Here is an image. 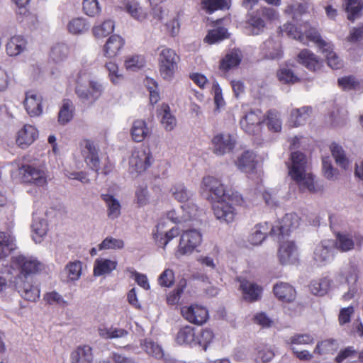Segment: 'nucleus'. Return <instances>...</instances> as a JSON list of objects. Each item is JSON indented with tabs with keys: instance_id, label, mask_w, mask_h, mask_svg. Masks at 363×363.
<instances>
[{
	"instance_id": "c756f323",
	"label": "nucleus",
	"mask_w": 363,
	"mask_h": 363,
	"mask_svg": "<svg viewBox=\"0 0 363 363\" xmlns=\"http://www.w3.org/2000/svg\"><path fill=\"white\" fill-rule=\"evenodd\" d=\"M74 111L73 102L68 99H63L58 112V123L63 125L69 123L73 118Z\"/></svg>"
},
{
	"instance_id": "09e8293b",
	"label": "nucleus",
	"mask_w": 363,
	"mask_h": 363,
	"mask_svg": "<svg viewBox=\"0 0 363 363\" xmlns=\"http://www.w3.org/2000/svg\"><path fill=\"white\" fill-rule=\"evenodd\" d=\"M265 49L264 55L267 59L277 60L282 56L279 43L275 42L272 39H269L264 43L263 50Z\"/></svg>"
},
{
	"instance_id": "bf43d9fd",
	"label": "nucleus",
	"mask_w": 363,
	"mask_h": 363,
	"mask_svg": "<svg viewBox=\"0 0 363 363\" xmlns=\"http://www.w3.org/2000/svg\"><path fill=\"white\" fill-rule=\"evenodd\" d=\"M228 38V30L224 27H218L208 31L204 40L208 44L218 43Z\"/></svg>"
},
{
	"instance_id": "4d7b16f0",
	"label": "nucleus",
	"mask_w": 363,
	"mask_h": 363,
	"mask_svg": "<svg viewBox=\"0 0 363 363\" xmlns=\"http://www.w3.org/2000/svg\"><path fill=\"white\" fill-rule=\"evenodd\" d=\"M82 263L76 260L69 262L65 267L67 278L69 281L78 280L82 275Z\"/></svg>"
},
{
	"instance_id": "338daca9",
	"label": "nucleus",
	"mask_w": 363,
	"mask_h": 363,
	"mask_svg": "<svg viewBox=\"0 0 363 363\" xmlns=\"http://www.w3.org/2000/svg\"><path fill=\"white\" fill-rule=\"evenodd\" d=\"M363 8L362 0H347L346 10L348 13V19L354 21Z\"/></svg>"
},
{
	"instance_id": "58836bf2",
	"label": "nucleus",
	"mask_w": 363,
	"mask_h": 363,
	"mask_svg": "<svg viewBox=\"0 0 363 363\" xmlns=\"http://www.w3.org/2000/svg\"><path fill=\"white\" fill-rule=\"evenodd\" d=\"M312 108L311 106H303L300 108H294L290 115V122L294 126L303 125L311 116Z\"/></svg>"
},
{
	"instance_id": "79ce46f5",
	"label": "nucleus",
	"mask_w": 363,
	"mask_h": 363,
	"mask_svg": "<svg viewBox=\"0 0 363 363\" xmlns=\"http://www.w3.org/2000/svg\"><path fill=\"white\" fill-rule=\"evenodd\" d=\"M196 337L194 328L191 326H185L177 333L176 341L179 345H196Z\"/></svg>"
},
{
	"instance_id": "6ab92c4d",
	"label": "nucleus",
	"mask_w": 363,
	"mask_h": 363,
	"mask_svg": "<svg viewBox=\"0 0 363 363\" xmlns=\"http://www.w3.org/2000/svg\"><path fill=\"white\" fill-rule=\"evenodd\" d=\"M278 257L282 264H293L298 259V249L293 241H286L281 243Z\"/></svg>"
},
{
	"instance_id": "bb28decb",
	"label": "nucleus",
	"mask_w": 363,
	"mask_h": 363,
	"mask_svg": "<svg viewBox=\"0 0 363 363\" xmlns=\"http://www.w3.org/2000/svg\"><path fill=\"white\" fill-rule=\"evenodd\" d=\"M273 291L275 296L284 302L293 301L296 296L294 286L286 282H279L274 284Z\"/></svg>"
},
{
	"instance_id": "412c9836",
	"label": "nucleus",
	"mask_w": 363,
	"mask_h": 363,
	"mask_svg": "<svg viewBox=\"0 0 363 363\" xmlns=\"http://www.w3.org/2000/svg\"><path fill=\"white\" fill-rule=\"evenodd\" d=\"M28 41L21 35H15L9 38L5 45L6 54L10 57H17L27 50Z\"/></svg>"
},
{
	"instance_id": "c03bdc74",
	"label": "nucleus",
	"mask_w": 363,
	"mask_h": 363,
	"mask_svg": "<svg viewBox=\"0 0 363 363\" xmlns=\"http://www.w3.org/2000/svg\"><path fill=\"white\" fill-rule=\"evenodd\" d=\"M15 248L14 238L9 233L0 232V259L8 256Z\"/></svg>"
},
{
	"instance_id": "473e14b6",
	"label": "nucleus",
	"mask_w": 363,
	"mask_h": 363,
	"mask_svg": "<svg viewBox=\"0 0 363 363\" xmlns=\"http://www.w3.org/2000/svg\"><path fill=\"white\" fill-rule=\"evenodd\" d=\"M101 199L107 207V215L111 219H116L121 215V205L120 201L113 195L101 194Z\"/></svg>"
},
{
	"instance_id": "1a4fd4ad",
	"label": "nucleus",
	"mask_w": 363,
	"mask_h": 363,
	"mask_svg": "<svg viewBox=\"0 0 363 363\" xmlns=\"http://www.w3.org/2000/svg\"><path fill=\"white\" fill-rule=\"evenodd\" d=\"M152 155L149 148H138L132 152L129 160L131 172L142 173L151 164Z\"/></svg>"
},
{
	"instance_id": "3c124183",
	"label": "nucleus",
	"mask_w": 363,
	"mask_h": 363,
	"mask_svg": "<svg viewBox=\"0 0 363 363\" xmlns=\"http://www.w3.org/2000/svg\"><path fill=\"white\" fill-rule=\"evenodd\" d=\"M314 342V338L310 334L304 333L299 334L296 333L291 336L287 337L285 339V343L290 346V347H294V345H311Z\"/></svg>"
},
{
	"instance_id": "5701e85b",
	"label": "nucleus",
	"mask_w": 363,
	"mask_h": 363,
	"mask_svg": "<svg viewBox=\"0 0 363 363\" xmlns=\"http://www.w3.org/2000/svg\"><path fill=\"white\" fill-rule=\"evenodd\" d=\"M24 106L30 116H40L43 112L42 96L35 91L26 92Z\"/></svg>"
},
{
	"instance_id": "c9c22d12",
	"label": "nucleus",
	"mask_w": 363,
	"mask_h": 363,
	"mask_svg": "<svg viewBox=\"0 0 363 363\" xmlns=\"http://www.w3.org/2000/svg\"><path fill=\"white\" fill-rule=\"evenodd\" d=\"M242 55L239 49H234L229 51L222 59L220 68L223 70H229L237 67L241 62Z\"/></svg>"
},
{
	"instance_id": "e433bc0d",
	"label": "nucleus",
	"mask_w": 363,
	"mask_h": 363,
	"mask_svg": "<svg viewBox=\"0 0 363 363\" xmlns=\"http://www.w3.org/2000/svg\"><path fill=\"white\" fill-rule=\"evenodd\" d=\"M298 62L309 70L315 71L321 66V62L308 50H302L298 55Z\"/></svg>"
},
{
	"instance_id": "9d476101",
	"label": "nucleus",
	"mask_w": 363,
	"mask_h": 363,
	"mask_svg": "<svg viewBox=\"0 0 363 363\" xmlns=\"http://www.w3.org/2000/svg\"><path fill=\"white\" fill-rule=\"evenodd\" d=\"M335 242L332 240H324L318 244L313 252V262L317 266H325L334 257Z\"/></svg>"
},
{
	"instance_id": "37998d69",
	"label": "nucleus",
	"mask_w": 363,
	"mask_h": 363,
	"mask_svg": "<svg viewBox=\"0 0 363 363\" xmlns=\"http://www.w3.org/2000/svg\"><path fill=\"white\" fill-rule=\"evenodd\" d=\"M99 335L105 339H118L125 337L128 335V331L114 326L100 327L98 330Z\"/></svg>"
},
{
	"instance_id": "4c0bfd02",
	"label": "nucleus",
	"mask_w": 363,
	"mask_h": 363,
	"mask_svg": "<svg viewBox=\"0 0 363 363\" xmlns=\"http://www.w3.org/2000/svg\"><path fill=\"white\" fill-rule=\"evenodd\" d=\"M272 226L268 223L257 225L252 230L249 240L252 245L261 244L266 238V235L271 230Z\"/></svg>"
},
{
	"instance_id": "f03ea898",
	"label": "nucleus",
	"mask_w": 363,
	"mask_h": 363,
	"mask_svg": "<svg viewBox=\"0 0 363 363\" xmlns=\"http://www.w3.org/2000/svg\"><path fill=\"white\" fill-rule=\"evenodd\" d=\"M201 188L207 194V199L213 201H223L230 198L233 203L242 205L244 200L240 194L232 189H226L221 182L212 176L204 177Z\"/></svg>"
},
{
	"instance_id": "864d4df0",
	"label": "nucleus",
	"mask_w": 363,
	"mask_h": 363,
	"mask_svg": "<svg viewBox=\"0 0 363 363\" xmlns=\"http://www.w3.org/2000/svg\"><path fill=\"white\" fill-rule=\"evenodd\" d=\"M330 147L332 155L335 158L337 164L345 169L348 168L350 165V161L346 157L345 152L342 147L336 143H333Z\"/></svg>"
},
{
	"instance_id": "c85d7f7f",
	"label": "nucleus",
	"mask_w": 363,
	"mask_h": 363,
	"mask_svg": "<svg viewBox=\"0 0 363 363\" xmlns=\"http://www.w3.org/2000/svg\"><path fill=\"white\" fill-rule=\"evenodd\" d=\"M31 228L33 240L35 243H40L48 230L47 220L43 218L34 216Z\"/></svg>"
},
{
	"instance_id": "ddd939ff",
	"label": "nucleus",
	"mask_w": 363,
	"mask_h": 363,
	"mask_svg": "<svg viewBox=\"0 0 363 363\" xmlns=\"http://www.w3.org/2000/svg\"><path fill=\"white\" fill-rule=\"evenodd\" d=\"M299 223L300 218L296 213H286L277 225L272 227L270 234L272 235H279L281 237L289 235L291 231L298 227Z\"/></svg>"
},
{
	"instance_id": "2eb2a0df",
	"label": "nucleus",
	"mask_w": 363,
	"mask_h": 363,
	"mask_svg": "<svg viewBox=\"0 0 363 363\" xmlns=\"http://www.w3.org/2000/svg\"><path fill=\"white\" fill-rule=\"evenodd\" d=\"M181 313L184 318L196 325H202L208 318L206 308L197 304L182 307Z\"/></svg>"
},
{
	"instance_id": "680f3d73",
	"label": "nucleus",
	"mask_w": 363,
	"mask_h": 363,
	"mask_svg": "<svg viewBox=\"0 0 363 363\" xmlns=\"http://www.w3.org/2000/svg\"><path fill=\"white\" fill-rule=\"evenodd\" d=\"M171 192L174 198L179 202H186L192 196V194L183 184H176L172 186Z\"/></svg>"
},
{
	"instance_id": "de8ad7c7",
	"label": "nucleus",
	"mask_w": 363,
	"mask_h": 363,
	"mask_svg": "<svg viewBox=\"0 0 363 363\" xmlns=\"http://www.w3.org/2000/svg\"><path fill=\"white\" fill-rule=\"evenodd\" d=\"M332 281L328 277H323L313 281L310 285V289L313 294L323 296L326 294L331 286Z\"/></svg>"
},
{
	"instance_id": "72a5a7b5",
	"label": "nucleus",
	"mask_w": 363,
	"mask_h": 363,
	"mask_svg": "<svg viewBox=\"0 0 363 363\" xmlns=\"http://www.w3.org/2000/svg\"><path fill=\"white\" fill-rule=\"evenodd\" d=\"M72 363H91L92 349L88 345L78 347L71 353Z\"/></svg>"
},
{
	"instance_id": "f704fd0d",
	"label": "nucleus",
	"mask_w": 363,
	"mask_h": 363,
	"mask_svg": "<svg viewBox=\"0 0 363 363\" xmlns=\"http://www.w3.org/2000/svg\"><path fill=\"white\" fill-rule=\"evenodd\" d=\"M255 155L252 152L246 151L238 159L235 164L237 167L242 172L250 173L255 168Z\"/></svg>"
},
{
	"instance_id": "dca6fc26",
	"label": "nucleus",
	"mask_w": 363,
	"mask_h": 363,
	"mask_svg": "<svg viewBox=\"0 0 363 363\" xmlns=\"http://www.w3.org/2000/svg\"><path fill=\"white\" fill-rule=\"evenodd\" d=\"M197 216L198 208L194 203L182 206L179 212L171 210L167 213V218L174 223H186Z\"/></svg>"
},
{
	"instance_id": "8fccbe9b",
	"label": "nucleus",
	"mask_w": 363,
	"mask_h": 363,
	"mask_svg": "<svg viewBox=\"0 0 363 363\" xmlns=\"http://www.w3.org/2000/svg\"><path fill=\"white\" fill-rule=\"evenodd\" d=\"M104 67L108 72V78L113 84L118 85L123 82L124 76L116 63L110 61Z\"/></svg>"
},
{
	"instance_id": "2f4dec72",
	"label": "nucleus",
	"mask_w": 363,
	"mask_h": 363,
	"mask_svg": "<svg viewBox=\"0 0 363 363\" xmlns=\"http://www.w3.org/2000/svg\"><path fill=\"white\" fill-rule=\"evenodd\" d=\"M140 346L146 354L157 359H162L164 357L162 346L151 339L146 338L140 340Z\"/></svg>"
},
{
	"instance_id": "13d9d810",
	"label": "nucleus",
	"mask_w": 363,
	"mask_h": 363,
	"mask_svg": "<svg viewBox=\"0 0 363 363\" xmlns=\"http://www.w3.org/2000/svg\"><path fill=\"white\" fill-rule=\"evenodd\" d=\"M335 247L341 252H347L354 248V241L347 234H337L336 240L334 241Z\"/></svg>"
},
{
	"instance_id": "393cba45",
	"label": "nucleus",
	"mask_w": 363,
	"mask_h": 363,
	"mask_svg": "<svg viewBox=\"0 0 363 363\" xmlns=\"http://www.w3.org/2000/svg\"><path fill=\"white\" fill-rule=\"evenodd\" d=\"M164 228V223H160L157 225L156 232L153 233L154 238L158 245L162 248H165L168 242L173 238L177 237L180 233V230L178 227H172L170 230L166 232L163 230Z\"/></svg>"
},
{
	"instance_id": "5fc2aeb1",
	"label": "nucleus",
	"mask_w": 363,
	"mask_h": 363,
	"mask_svg": "<svg viewBox=\"0 0 363 363\" xmlns=\"http://www.w3.org/2000/svg\"><path fill=\"white\" fill-rule=\"evenodd\" d=\"M68 55V46L64 43H57L52 48L50 57L55 62H60L67 59Z\"/></svg>"
},
{
	"instance_id": "7c9ffc66",
	"label": "nucleus",
	"mask_w": 363,
	"mask_h": 363,
	"mask_svg": "<svg viewBox=\"0 0 363 363\" xmlns=\"http://www.w3.org/2000/svg\"><path fill=\"white\" fill-rule=\"evenodd\" d=\"M117 265L118 262L116 260L105 258L96 259L94 264V275L96 277H100L110 274L116 269Z\"/></svg>"
},
{
	"instance_id": "20e7f679",
	"label": "nucleus",
	"mask_w": 363,
	"mask_h": 363,
	"mask_svg": "<svg viewBox=\"0 0 363 363\" xmlns=\"http://www.w3.org/2000/svg\"><path fill=\"white\" fill-rule=\"evenodd\" d=\"M87 73L80 70L77 75L75 93L79 99L84 103L94 104L101 96L104 91L103 84L96 80L89 82V88L83 86V82L86 79Z\"/></svg>"
},
{
	"instance_id": "aec40b11",
	"label": "nucleus",
	"mask_w": 363,
	"mask_h": 363,
	"mask_svg": "<svg viewBox=\"0 0 363 363\" xmlns=\"http://www.w3.org/2000/svg\"><path fill=\"white\" fill-rule=\"evenodd\" d=\"M240 289L243 298L249 302H255L261 299L263 289L256 283L246 279L240 280Z\"/></svg>"
},
{
	"instance_id": "a211bd4d",
	"label": "nucleus",
	"mask_w": 363,
	"mask_h": 363,
	"mask_svg": "<svg viewBox=\"0 0 363 363\" xmlns=\"http://www.w3.org/2000/svg\"><path fill=\"white\" fill-rule=\"evenodd\" d=\"M13 283L21 296L29 301H36L40 297V289L25 279L15 278Z\"/></svg>"
},
{
	"instance_id": "9b49d317",
	"label": "nucleus",
	"mask_w": 363,
	"mask_h": 363,
	"mask_svg": "<svg viewBox=\"0 0 363 363\" xmlns=\"http://www.w3.org/2000/svg\"><path fill=\"white\" fill-rule=\"evenodd\" d=\"M233 205L238 206L233 203L230 198H225L223 201H215L213 205V210L216 218L221 222L232 223L236 215Z\"/></svg>"
},
{
	"instance_id": "e2e57ef3",
	"label": "nucleus",
	"mask_w": 363,
	"mask_h": 363,
	"mask_svg": "<svg viewBox=\"0 0 363 363\" xmlns=\"http://www.w3.org/2000/svg\"><path fill=\"white\" fill-rule=\"evenodd\" d=\"M99 250H121L124 247V242L121 239L111 236L106 237L99 245Z\"/></svg>"
},
{
	"instance_id": "cd10ccee",
	"label": "nucleus",
	"mask_w": 363,
	"mask_h": 363,
	"mask_svg": "<svg viewBox=\"0 0 363 363\" xmlns=\"http://www.w3.org/2000/svg\"><path fill=\"white\" fill-rule=\"evenodd\" d=\"M151 129L148 128L147 123L144 120L134 121L130 129L132 139L136 143L143 141L151 134Z\"/></svg>"
},
{
	"instance_id": "423d86ee",
	"label": "nucleus",
	"mask_w": 363,
	"mask_h": 363,
	"mask_svg": "<svg viewBox=\"0 0 363 363\" xmlns=\"http://www.w3.org/2000/svg\"><path fill=\"white\" fill-rule=\"evenodd\" d=\"M179 57L175 51L171 48H164L159 55V70L161 77L170 81L177 70V63Z\"/></svg>"
},
{
	"instance_id": "052dcab7",
	"label": "nucleus",
	"mask_w": 363,
	"mask_h": 363,
	"mask_svg": "<svg viewBox=\"0 0 363 363\" xmlns=\"http://www.w3.org/2000/svg\"><path fill=\"white\" fill-rule=\"evenodd\" d=\"M248 26L247 30L252 35H259L261 33L264 27L265 23L264 20L257 15H254L248 20Z\"/></svg>"
},
{
	"instance_id": "39448f33",
	"label": "nucleus",
	"mask_w": 363,
	"mask_h": 363,
	"mask_svg": "<svg viewBox=\"0 0 363 363\" xmlns=\"http://www.w3.org/2000/svg\"><path fill=\"white\" fill-rule=\"evenodd\" d=\"M11 267L18 272L15 278L27 279L39 271L41 263L33 256L18 255L12 257Z\"/></svg>"
},
{
	"instance_id": "0eeeda50",
	"label": "nucleus",
	"mask_w": 363,
	"mask_h": 363,
	"mask_svg": "<svg viewBox=\"0 0 363 363\" xmlns=\"http://www.w3.org/2000/svg\"><path fill=\"white\" fill-rule=\"evenodd\" d=\"M19 174L24 182L44 186L48 183V174L45 167L32 164L23 165L19 169Z\"/></svg>"
},
{
	"instance_id": "ea45409f",
	"label": "nucleus",
	"mask_w": 363,
	"mask_h": 363,
	"mask_svg": "<svg viewBox=\"0 0 363 363\" xmlns=\"http://www.w3.org/2000/svg\"><path fill=\"white\" fill-rule=\"evenodd\" d=\"M67 29L72 35H82L89 30V23L86 18L77 17L68 22Z\"/></svg>"
},
{
	"instance_id": "a18cd8bd",
	"label": "nucleus",
	"mask_w": 363,
	"mask_h": 363,
	"mask_svg": "<svg viewBox=\"0 0 363 363\" xmlns=\"http://www.w3.org/2000/svg\"><path fill=\"white\" fill-rule=\"evenodd\" d=\"M114 21L111 19H107L101 23L94 25L92 28V33L96 38H103L112 33L114 30Z\"/></svg>"
},
{
	"instance_id": "774afa93",
	"label": "nucleus",
	"mask_w": 363,
	"mask_h": 363,
	"mask_svg": "<svg viewBox=\"0 0 363 363\" xmlns=\"http://www.w3.org/2000/svg\"><path fill=\"white\" fill-rule=\"evenodd\" d=\"M82 6L84 13L90 17L99 15L101 11L98 0H83Z\"/></svg>"
},
{
	"instance_id": "f8f14e48",
	"label": "nucleus",
	"mask_w": 363,
	"mask_h": 363,
	"mask_svg": "<svg viewBox=\"0 0 363 363\" xmlns=\"http://www.w3.org/2000/svg\"><path fill=\"white\" fill-rule=\"evenodd\" d=\"M82 157L87 166L92 170L98 172L100 166L99 149L94 142L84 139L80 143Z\"/></svg>"
},
{
	"instance_id": "a19ab883",
	"label": "nucleus",
	"mask_w": 363,
	"mask_h": 363,
	"mask_svg": "<svg viewBox=\"0 0 363 363\" xmlns=\"http://www.w3.org/2000/svg\"><path fill=\"white\" fill-rule=\"evenodd\" d=\"M161 116V123L167 131H172L177 125L175 117L171 113L170 108L167 104H162L159 111Z\"/></svg>"
},
{
	"instance_id": "4468645a",
	"label": "nucleus",
	"mask_w": 363,
	"mask_h": 363,
	"mask_svg": "<svg viewBox=\"0 0 363 363\" xmlns=\"http://www.w3.org/2000/svg\"><path fill=\"white\" fill-rule=\"evenodd\" d=\"M264 114L259 109L252 110L240 120V125L248 134H255L259 131L263 123Z\"/></svg>"
},
{
	"instance_id": "69168bd1",
	"label": "nucleus",
	"mask_w": 363,
	"mask_h": 363,
	"mask_svg": "<svg viewBox=\"0 0 363 363\" xmlns=\"http://www.w3.org/2000/svg\"><path fill=\"white\" fill-rule=\"evenodd\" d=\"M267 124L268 128L274 132L281 130V121L279 113L276 111H269L267 115Z\"/></svg>"
},
{
	"instance_id": "f257e3e1",
	"label": "nucleus",
	"mask_w": 363,
	"mask_h": 363,
	"mask_svg": "<svg viewBox=\"0 0 363 363\" xmlns=\"http://www.w3.org/2000/svg\"><path fill=\"white\" fill-rule=\"evenodd\" d=\"M286 165L289 177L296 182L301 191L318 193L323 191V186L315 182L307 158L303 153L298 151L292 152Z\"/></svg>"
},
{
	"instance_id": "b1692460",
	"label": "nucleus",
	"mask_w": 363,
	"mask_h": 363,
	"mask_svg": "<svg viewBox=\"0 0 363 363\" xmlns=\"http://www.w3.org/2000/svg\"><path fill=\"white\" fill-rule=\"evenodd\" d=\"M121 9L133 19L142 22L147 17V11L140 6L137 0H123Z\"/></svg>"
},
{
	"instance_id": "4be33fe9",
	"label": "nucleus",
	"mask_w": 363,
	"mask_h": 363,
	"mask_svg": "<svg viewBox=\"0 0 363 363\" xmlns=\"http://www.w3.org/2000/svg\"><path fill=\"white\" fill-rule=\"evenodd\" d=\"M125 45L124 39L118 35H112L103 46V55L108 59L116 57Z\"/></svg>"
},
{
	"instance_id": "6e6552de",
	"label": "nucleus",
	"mask_w": 363,
	"mask_h": 363,
	"mask_svg": "<svg viewBox=\"0 0 363 363\" xmlns=\"http://www.w3.org/2000/svg\"><path fill=\"white\" fill-rule=\"evenodd\" d=\"M202 242V235L199 230H184L180 238L177 256L191 254Z\"/></svg>"
},
{
	"instance_id": "f3484780",
	"label": "nucleus",
	"mask_w": 363,
	"mask_h": 363,
	"mask_svg": "<svg viewBox=\"0 0 363 363\" xmlns=\"http://www.w3.org/2000/svg\"><path fill=\"white\" fill-rule=\"evenodd\" d=\"M213 152L221 156L231 152L235 145V139L230 134L218 133L211 140Z\"/></svg>"
},
{
	"instance_id": "49530a36",
	"label": "nucleus",
	"mask_w": 363,
	"mask_h": 363,
	"mask_svg": "<svg viewBox=\"0 0 363 363\" xmlns=\"http://www.w3.org/2000/svg\"><path fill=\"white\" fill-rule=\"evenodd\" d=\"M274 349L272 345L259 343L256 347V361L259 363L268 362L274 357Z\"/></svg>"
},
{
	"instance_id": "6e6d98bb",
	"label": "nucleus",
	"mask_w": 363,
	"mask_h": 363,
	"mask_svg": "<svg viewBox=\"0 0 363 363\" xmlns=\"http://www.w3.org/2000/svg\"><path fill=\"white\" fill-rule=\"evenodd\" d=\"M201 6L207 13H212L217 10L228 9L229 0H202Z\"/></svg>"
},
{
	"instance_id": "603ef678",
	"label": "nucleus",
	"mask_w": 363,
	"mask_h": 363,
	"mask_svg": "<svg viewBox=\"0 0 363 363\" xmlns=\"http://www.w3.org/2000/svg\"><path fill=\"white\" fill-rule=\"evenodd\" d=\"M329 46L322 48V52L325 54L328 65L333 69H337L342 67V62L340 57L333 52V45L330 42H328Z\"/></svg>"
},
{
	"instance_id": "7ed1b4c3",
	"label": "nucleus",
	"mask_w": 363,
	"mask_h": 363,
	"mask_svg": "<svg viewBox=\"0 0 363 363\" xmlns=\"http://www.w3.org/2000/svg\"><path fill=\"white\" fill-rule=\"evenodd\" d=\"M281 30L294 39L299 40L304 45L308 44V42H313L320 49L325 48V46H329L328 42L321 38L316 28L311 26L307 22L301 25L299 28L295 27L292 23H288L281 28Z\"/></svg>"
},
{
	"instance_id": "a878e982",
	"label": "nucleus",
	"mask_w": 363,
	"mask_h": 363,
	"mask_svg": "<svg viewBox=\"0 0 363 363\" xmlns=\"http://www.w3.org/2000/svg\"><path fill=\"white\" fill-rule=\"evenodd\" d=\"M38 137L37 129L31 125H25L18 132L16 138V143L24 149L32 144Z\"/></svg>"
},
{
	"instance_id": "0e129e2a",
	"label": "nucleus",
	"mask_w": 363,
	"mask_h": 363,
	"mask_svg": "<svg viewBox=\"0 0 363 363\" xmlns=\"http://www.w3.org/2000/svg\"><path fill=\"white\" fill-rule=\"evenodd\" d=\"M145 61L142 55L128 56L125 60V67L129 71H136L145 66Z\"/></svg>"
}]
</instances>
